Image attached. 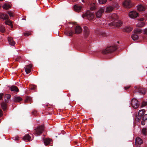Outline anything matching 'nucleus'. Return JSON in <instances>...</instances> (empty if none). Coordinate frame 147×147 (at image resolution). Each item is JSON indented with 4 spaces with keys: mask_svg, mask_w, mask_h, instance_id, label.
Returning a JSON list of instances; mask_svg holds the SVG:
<instances>
[{
    "mask_svg": "<svg viewBox=\"0 0 147 147\" xmlns=\"http://www.w3.org/2000/svg\"><path fill=\"white\" fill-rule=\"evenodd\" d=\"M73 7L74 10L75 11L77 12H79L80 11L82 7L81 6H79L78 5L76 4Z\"/></svg>",
    "mask_w": 147,
    "mask_h": 147,
    "instance_id": "ddd939ff",
    "label": "nucleus"
},
{
    "mask_svg": "<svg viewBox=\"0 0 147 147\" xmlns=\"http://www.w3.org/2000/svg\"><path fill=\"white\" fill-rule=\"evenodd\" d=\"M147 119V114H145L142 118V120H144Z\"/></svg>",
    "mask_w": 147,
    "mask_h": 147,
    "instance_id": "58836bf2",
    "label": "nucleus"
},
{
    "mask_svg": "<svg viewBox=\"0 0 147 147\" xmlns=\"http://www.w3.org/2000/svg\"><path fill=\"white\" fill-rule=\"evenodd\" d=\"M1 107L3 110L6 109L7 107V105L4 102H3L1 103Z\"/></svg>",
    "mask_w": 147,
    "mask_h": 147,
    "instance_id": "cd10ccee",
    "label": "nucleus"
},
{
    "mask_svg": "<svg viewBox=\"0 0 147 147\" xmlns=\"http://www.w3.org/2000/svg\"><path fill=\"white\" fill-rule=\"evenodd\" d=\"M31 89L35 90L36 89V86H33V87Z\"/></svg>",
    "mask_w": 147,
    "mask_h": 147,
    "instance_id": "de8ad7c7",
    "label": "nucleus"
},
{
    "mask_svg": "<svg viewBox=\"0 0 147 147\" xmlns=\"http://www.w3.org/2000/svg\"><path fill=\"white\" fill-rule=\"evenodd\" d=\"M22 98L20 96L15 97L13 101L14 102H19L21 101Z\"/></svg>",
    "mask_w": 147,
    "mask_h": 147,
    "instance_id": "5701e85b",
    "label": "nucleus"
},
{
    "mask_svg": "<svg viewBox=\"0 0 147 147\" xmlns=\"http://www.w3.org/2000/svg\"><path fill=\"white\" fill-rule=\"evenodd\" d=\"M117 47L115 46L109 47L103 50L102 52L104 54L112 52L115 51Z\"/></svg>",
    "mask_w": 147,
    "mask_h": 147,
    "instance_id": "f03ea898",
    "label": "nucleus"
},
{
    "mask_svg": "<svg viewBox=\"0 0 147 147\" xmlns=\"http://www.w3.org/2000/svg\"><path fill=\"white\" fill-rule=\"evenodd\" d=\"M82 1L83 2H85L87 1V0H82Z\"/></svg>",
    "mask_w": 147,
    "mask_h": 147,
    "instance_id": "3c124183",
    "label": "nucleus"
},
{
    "mask_svg": "<svg viewBox=\"0 0 147 147\" xmlns=\"http://www.w3.org/2000/svg\"><path fill=\"white\" fill-rule=\"evenodd\" d=\"M144 20V19L143 18H141L140 19V21H141L142 22V21Z\"/></svg>",
    "mask_w": 147,
    "mask_h": 147,
    "instance_id": "603ef678",
    "label": "nucleus"
},
{
    "mask_svg": "<svg viewBox=\"0 0 147 147\" xmlns=\"http://www.w3.org/2000/svg\"><path fill=\"white\" fill-rule=\"evenodd\" d=\"M75 33L76 34H79L82 31V29L81 27L78 26H77L75 28Z\"/></svg>",
    "mask_w": 147,
    "mask_h": 147,
    "instance_id": "4468645a",
    "label": "nucleus"
},
{
    "mask_svg": "<svg viewBox=\"0 0 147 147\" xmlns=\"http://www.w3.org/2000/svg\"><path fill=\"white\" fill-rule=\"evenodd\" d=\"M122 23L120 21L116 23L113 22H111L109 24V25L110 26H115L117 27H120L121 26Z\"/></svg>",
    "mask_w": 147,
    "mask_h": 147,
    "instance_id": "9b49d317",
    "label": "nucleus"
},
{
    "mask_svg": "<svg viewBox=\"0 0 147 147\" xmlns=\"http://www.w3.org/2000/svg\"><path fill=\"white\" fill-rule=\"evenodd\" d=\"M100 4H103L105 3L107 0H98Z\"/></svg>",
    "mask_w": 147,
    "mask_h": 147,
    "instance_id": "c9c22d12",
    "label": "nucleus"
},
{
    "mask_svg": "<svg viewBox=\"0 0 147 147\" xmlns=\"http://www.w3.org/2000/svg\"><path fill=\"white\" fill-rule=\"evenodd\" d=\"M131 38L134 40H137L138 38V36L136 34H133L131 36Z\"/></svg>",
    "mask_w": 147,
    "mask_h": 147,
    "instance_id": "bb28decb",
    "label": "nucleus"
},
{
    "mask_svg": "<svg viewBox=\"0 0 147 147\" xmlns=\"http://www.w3.org/2000/svg\"><path fill=\"white\" fill-rule=\"evenodd\" d=\"M145 24L144 23L140 21L137 24V26L140 27H142Z\"/></svg>",
    "mask_w": 147,
    "mask_h": 147,
    "instance_id": "c756f323",
    "label": "nucleus"
},
{
    "mask_svg": "<svg viewBox=\"0 0 147 147\" xmlns=\"http://www.w3.org/2000/svg\"><path fill=\"white\" fill-rule=\"evenodd\" d=\"M135 90L134 92L135 93L138 92L141 93L143 94H144L146 92L145 90L142 88H140L138 87H135Z\"/></svg>",
    "mask_w": 147,
    "mask_h": 147,
    "instance_id": "0eeeda50",
    "label": "nucleus"
},
{
    "mask_svg": "<svg viewBox=\"0 0 147 147\" xmlns=\"http://www.w3.org/2000/svg\"><path fill=\"white\" fill-rule=\"evenodd\" d=\"M1 7V5H0V8Z\"/></svg>",
    "mask_w": 147,
    "mask_h": 147,
    "instance_id": "5fc2aeb1",
    "label": "nucleus"
},
{
    "mask_svg": "<svg viewBox=\"0 0 147 147\" xmlns=\"http://www.w3.org/2000/svg\"><path fill=\"white\" fill-rule=\"evenodd\" d=\"M29 35V34L27 33H24V35L28 36Z\"/></svg>",
    "mask_w": 147,
    "mask_h": 147,
    "instance_id": "09e8293b",
    "label": "nucleus"
},
{
    "mask_svg": "<svg viewBox=\"0 0 147 147\" xmlns=\"http://www.w3.org/2000/svg\"><path fill=\"white\" fill-rule=\"evenodd\" d=\"M0 18H1L4 20L7 19L8 16L7 14H0Z\"/></svg>",
    "mask_w": 147,
    "mask_h": 147,
    "instance_id": "aec40b11",
    "label": "nucleus"
},
{
    "mask_svg": "<svg viewBox=\"0 0 147 147\" xmlns=\"http://www.w3.org/2000/svg\"><path fill=\"white\" fill-rule=\"evenodd\" d=\"M141 124H142V125H144V122H143V121H142V122H141Z\"/></svg>",
    "mask_w": 147,
    "mask_h": 147,
    "instance_id": "864d4df0",
    "label": "nucleus"
},
{
    "mask_svg": "<svg viewBox=\"0 0 147 147\" xmlns=\"http://www.w3.org/2000/svg\"><path fill=\"white\" fill-rule=\"evenodd\" d=\"M129 86H127L125 87V89L126 90L128 89L129 88Z\"/></svg>",
    "mask_w": 147,
    "mask_h": 147,
    "instance_id": "8fccbe9b",
    "label": "nucleus"
},
{
    "mask_svg": "<svg viewBox=\"0 0 147 147\" xmlns=\"http://www.w3.org/2000/svg\"><path fill=\"white\" fill-rule=\"evenodd\" d=\"M113 9V7L112 6H109L106 7L105 12H109L112 11Z\"/></svg>",
    "mask_w": 147,
    "mask_h": 147,
    "instance_id": "412c9836",
    "label": "nucleus"
},
{
    "mask_svg": "<svg viewBox=\"0 0 147 147\" xmlns=\"http://www.w3.org/2000/svg\"><path fill=\"white\" fill-rule=\"evenodd\" d=\"M128 15L130 18L134 19L138 16V14L136 11H133L130 12Z\"/></svg>",
    "mask_w": 147,
    "mask_h": 147,
    "instance_id": "423d86ee",
    "label": "nucleus"
},
{
    "mask_svg": "<svg viewBox=\"0 0 147 147\" xmlns=\"http://www.w3.org/2000/svg\"><path fill=\"white\" fill-rule=\"evenodd\" d=\"M84 30L86 35H87L89 33V30L88 27L85 26L84 28Z\"/></svg>",
    "mask_w": 147,
    "mask_h": 147,
    "instance_id": "7c9ffc66",
    "label": "nucleus"
},
{
    "mask_svg": "<svg viewBox=\"0 0 147 147\" xmlns=\"http://www.w3.org/2000/svg\"><path fill=\"white\" fill-rule=\"evenodd\" d=\"M82 16L83 18L86 17L89 20H91L94 18V13L88 10L85 14H83Z\"/></svg>",
    "mask_w": 147,
    "mask_h": 147,
    "instance_id": "f257e3e1",
    "label": "nucleus"
},
{
    "mask_svg": "<svg viewBox=\"0 0 147 147\" xmlns=\"http://www.w3.org/2000/svg\"><path fill=\"white\" fill-rule=\"evenodd\" d=\"M10 7V6L9 4L5 3L3 6V7L4 9H7Z\"/></svg>",
    "mask_w": 147,
    "mask_h": 147,
    "instance_id": "a878e982",
    "label": "nucleus"
},
{
    "mask_svg": "<svg viewBox=\"0 0 147 147\" xmlns=\"http://www.w3.org/2000/svg\"><path fill=\"white\" fill-rule=\"evenodd\" d=\"M7 13L9 15L10 17H13V14L10 11H8Z\"/></svg>",
    "mask_w": 147,
    "mask_h": 147,
    "instance_id": "79ce46f5",
    "label": "nucleus"
},
{
    "mask_svg": "<svg viewBox=\"0 0 147 147\" xmlns=\"http://www.w3.org/2000/svg\"><path fill=\"white\" fill-rule=\"evenodd\" d=\"M65 33L67 36H72L73 34L74 33V32L73 30H70L68 32Z\"/></svg>",
    "mask_w": 147,
    "mask_h": 147,
    "instance_id": "c85d7f7f",
    "label": "nucleus"
},
{
    "mask_svg": "<svg viewBox=\"0 0 147 147\" xmlns=\"http://www.w3.org/2000/svg\"><path fill=\"white\" fill-rule=\"evenodd\" d=\"M3 95V93H0V100L1 99Z\"/></svg>",
    "mask_w": 147,
    "mask_h": 147,
    "instance_id": "37998d69",
    "label": "nucleus"
},
{
    "mask_svg": "<svg viewBox=\"0 0 147 147\" xmlns=\"http://www.w3.org/2000/svg\"><path fill=\"white\" fill-rule=\"evenodd\" d=\"M145 111V110L144 109L140 110L138 112L137 115L134 116V118H135L136 121H139L144 114Z\"/></svg>",
    "mask_w": 147,
    "mask_h": 147,
    "instance_id": "7ed1b4c3",
    "label": "nucleus"
},
{
    "mask_svg": "<svg viewBox=\"0 0 147 147\" xmlns=\"http://www.w3.org/2000/svg\"><path fill=\"white\" fill-rule=\"evenodd\" d=\"M19 139V138L18 136H16L15 137V140H18Z\"/></svg>",
    "mask_w": 147,
    "mask_h": 147,
    "instance_id": "a18cd8bd",
    "label": "nucleus"
},
{
    "mask_svg": "<svg viewBox=\"0 0 147 147\" xmlns=\"http://www.w3.org/2000/svg\"><path fill=\"white\" fill-rule=\"evenodd\" d=\"M97 33L100 35V34H103V33H102L100 31H99L98 32H97Z\"/></svg>",
    "mask_w": 147,
    "mask_h": 147,
    "instance_id": "49530a36",
    "label": "nucleus"
},
{
    "mask_svg": "<svg viewBox=\"0 0 147 147\" xmlns=\"http://www.w3.org/2000/svg\"><path fill=\"white\" fill-rule=\"evenodd\" d=\"M143 33L145 34H147V28H145L142 30Z\"/></svg>",
    "mask_w": 147,
    "mask_h": 147,
    "instance_id": "ea45409f",
    "label": "nucleus"
},
{
    "mask_svg": "<svg viewBox=\"0 0 147 147\" xmlns=\"http://www.w3.org/2000/svg\"><path fill=\"white\" fill-rule=\"evenodd\" d=\"M11 97V96L9 94H6L4 96L5 99V101L6 103H7L8 102L7 99H9Z\"/></svg>",
    "mask_w": 147,
    "mask_h": 147,
    "instance_id": "a211bd4d",
    "label": "nucleus"
},
{
    "mask_svg": "<svg viewBox=\"0 0 147 147\" xmlns=\"http://www.w3.org/2000/svg\"><path fill=\"white\" fill-rule=\"evenodd\" d=\"M8 40L9 45L11 46H14L15 43L13 41L12 38L11 37H9L8 38Z\"/></svg>",
    "mask_w": 147,
    "mask_h": 147,
    "instance_id": "2eb2a0df",
    "label": "nucleus"
},
{
    "mask_svg": "<svg viewBox=\"0 0 147 147\" xmlns=\"http://www.w3.org/2000/svg\"><path fill=\"white\" fill-rule=\"evenodd\" d=\"M5 23L6 24L8 25L9 26H10L11 28H12L13 27V26L11 23V21L7 20V21H6L5 22Z\"/></svg>",
    "mask_w": 147,
    "mask_h": 147,
    "instance_id": "2f4dec72",
    "label": "nucleus"
},
{
    "mask_svg": "<svg viewBox=\"0 0 147 147\" xmlns=\"http://www.w3.org/2000/svg\"><path fill=\"white\" fill-rule=\"evenodd\" d=\"M21 58V57L20 56H18L16 59V60L17 61H19V60Z\"/></svg>",
    "mask_w": 147,
    "mask_h": 147,
    "instance_id": "a19ab883",
    "label": "nucleus"
},
{
    "mask_svg": "<svg viewBox=\"0 0 147 147\" xmlns=\"http://www.w3.org/2000/svg\"><path fill=\"white\" fill-rule=\"evenodd\" d=\"M143 141L139 137L136 138L135 144L136 147H140V145L142 143Z\"/></svg>",
    "mask_w": 147,
    "mask_h": 147,
    "instance_id": "1a4fd4ad",
    "label": "nucleus"
},
{
    "mask_svg": "<svg viewBox=\"0 0 147 147\" xmlns=\"http://www.w3.org/2000/svg\"><path fill=\"white\" fill-rule=\"evenodd\" d=\"M44 130V127L43 125L39 126L37 128L35 129V134L36 136L40 135L42 133Z\"/></svg>",
    "mask_w": 147,
    "mask_h": 147,
    "instance_id": "39448f33",
    "label": "nucleus"
},
{
    "mask_svg": "<svg viewBox=\"0 0 147 147\" xmlns=\"http://www.w3.org/2000/svg\"><path fill=\"white\" fill-rule=\"evenodd\" d=\"M104 11V9L103 8L100 9L96 13V16L97 18H100L102 13Z\"/></svg>",
    "mask_w": 147,
    "mask_h": 147,
    "instance_id": "9d476101",
    "label": "nucleus"
},
{
    "mask_svg": "<svg viewBox=\"0 0 147 147\" xmlns=\"http://www.w3.org/2000/svg\"><path fill=\"white\" fill-rule=\"evenodd\" d=\"M138 10L140 11H142L145 10V7L142 5H139L137 7Z\"/></svg>",
    "mask_w": 147,
    "mask_h": 147,
    "instance_id": "6ab92c4d",
    "label": "nucleus"
},
{
    "mask_svg": "<svg viewBox=\"0 0 147 147\" xmlns=\"http://www.w3.org/2000/svg\"><path fill=\"white\" fill-rule=\"evenodd\" d=\"M134 32L136 34H139L141 33L142 31L139 29H137L134 30Z\"/></svg>",
    "mask_w": 147,
    "mask_h": 147,
    "instance_id": "473e14b6",
    "label": "nucleus"
},
{
    "mask_svg": "<svg viewBox=\"0 0 147 147\" xmlns=\"http://www.w3.org/2000/svg\"><path fill=\"white\" fill-rule=\"evenodd\" d=\"M147 105V102L146 101H144L142 103L141 107H142L145 106Z\"/></svg>",
    "mask_w": 147,
    "mask_h": 147,
    "instance_id": "e433bc0d",
    "label": "nucleus"
},
{
    "mask_svg": "<svg viewBox=\"0 0 147 147\" xmlns=\"http://www.w3.org/2000/svg\"><path fill=\"white\" fill-rule=\"evenodd\" d=\"M147 129L146 128H143L142 130V133L144 135L146 134Z\"/></svg>",
    "mask_w": 147,
    "mask_h": 147,
    "instance_id": "72a5a7b5",
    "label": "nucleus"
},
{
    "mask_svg": "<svg viewBox=\"0 0 147 147\" xmlns=\"http://www.w3.org/2000/svg\"><path fill=\"white\" fill-rule=\"evenodd\" d=\"M5 28L3 26L0 27V31L1 32H3L5 31Z\"/></svg>",
    "mask_w": 147,
    "mask_h": 147,
    "instance_id": "f704fd0d",
    "label": "nucleus"
},
{
    "mask_svg": "<svg viewBox=\"0 0 147 147\" xmlns=\"http://www.w3.org/2000/svg\"><path fill=\"white\" fill-rule=\"evenodd\" d=\"M23 140L25 141H30V137L28 134H27L23 137Z\"/></svg>",
    "mask_w": 147,
    "mask_h": 147,
    "instance_id": "393cba45",
    "label": "nucleus"
},
{
    "mask_svg": "<svg viewBox=\"0 0 147 147\" xmlns=\"http://www.w3.org/2000/svg\"><path fill=\"white\" fill-rule=\"evenodd\" d=\"M109 18L110 19H111L112 20H114V21L117 18V15L115 13L112 14L109 16Z\"/></svg>",
    "mask_w": 147,
    "mask_h": 147,
    "instance_id": "f3484780",
    "label": "nucleus"
},
{
    "mask_svg": "<svg viewBox=\"0 0 147 147\" xmlns=\"http://www.w3.org/2000/svg\"><path fill=\"white\" fill-rule=\"evenodd\" d=\"M51 142V140L50 139L47 138L44 140V143L46 145H47L50 144Z\"/></svg>",
    "mask_w": 147,
    "mask_h": 147,
    "instance_id": "b1692460",
    "label": "nucleus"
},
{
    "mask_svg": "<svg viewBox=\"0 0 147 147\" xmlns=\"http://www.w3.org/2000/svg\"><path fill=\"white\" fill-rule=\"evenodd\" d=\"M131 104L133 108L135 109L137 108L139 106V102L135 98L132 99Z\"/></svg>",
    "mask_w": 147,
    "mask_h": 147,
    "instance_id": "20e7f679",
    "label": "nucleus"
},
{
    "mask_svg": "<svg viewBox=\"0 0 147 147\" xmlns=\"http://www.w3.org/2000/svg\"><path fill=\"white\" fill-rule=\"evenodd\" d=\"M95 8H96L95 7V4H93L92 5V6L90 7V9L92 10H94L95 9Z\"/></svg>",
    "mask_w": 147,
    "mask_h": 147,
    "instance_id": "4c0bfd02",
    "label": "nucleus"
},
{
    "mask_svg": "<svg viewBox=\"0 0 147 147\" xmlns=\"http://www.w3.org/2000/svg\"><path fill=\"white\" fill-rule=\"evenodd\" d=\"M132 28L130 27H126L124 28L123 30L124 31L128 32L131 31Z\"/></svg>",
    "mask_w": 147,
    "mask_h": 147,
    "instance_id": "4be33fe9",
    "label": "nucleus"
},
{
    "mask_svg": "<svg viewBox=\"0 0 147 147\" xmlns=\"http://www.w3.org/2000/svg\"><path fill=\"white\" fill-rule=\"evenodd\" d=\"M3 115L2 111V110L0 109V117H1Z\"/></svg>",
    "mask_w": 147,
    "mask_h": 147,
    "instance_id": "c03bdc74",
    "label": "nucleus"
},
{
    "mask_svg": "<svg viewBox=\"0 0 147 147\" xmlns=\"http://www.w3.org/2000/svg\"><path fill=\"white\" fill-rule=\"evenodd\" d=\"M32 67V65L30 64L29 65H26L24 67L25 71L27 74H28L31 71V69Z\"/></svg>",
    "mask_w": 147,
    "mask_h": 147,
    "instance_id": "f8f14e48",
    "label": "nucleus"
},
{
    "mask_svg": "<svg viewBox=\"0 0 147 147\" xmlns=\"http://www.w3.org/2000/svg\"><path fill=\"white\" fill-rule=\"evenodd\" d=\"M10 90L11 91L18 92L19 91L18 88L15 86H12L10 88Z\"/></svg>",
    "mask_w": 147,
    "mask_h": 147,
    "instance_id": "dca6fc26",
    "label": "nucleus"
},
{
    "mask_svg": "<svg viewBox=\"0 0 147 147\" xmlns=\"http://www.w3.org/2000/svg\"><path fill=\"white\" fill-rule=\"evenodd\" d=\"M123 5L124 6L127 8H130L131 7L132 5L131 4L130 1H126L123 2Z\"/></svg>",
    "mask_w": 147,
    "mask_h": 147,
    "instance_id": "6e6552de",
    "label": "nucleus"
}]
</instances>
